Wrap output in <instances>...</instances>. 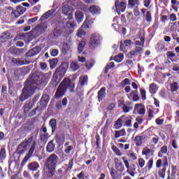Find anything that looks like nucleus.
I'll use <instances>...</instances> for the list:
<instances>
[{
	"label": "nucleus",
	"mask_w": 179,
	"mask_h": 179,
	"mask_svg": "<svg viewBox=\"0 0 179 179\" xmlns=\"http://www.w3.org/2000/svg\"><path fill=\"white\" fill-rule=\"evenodd\" d=\"M130 80L128 78H125L124 80H122L120 83L122 87H125L127 85H129Z\"/></svg>",
	"instance_id": "nucleus-55"
},
{
	"label": "nucleus",
	"mask_w": 179,
	"mask_h": 179,
	"mask_svg": "<svg viewBox=\"0 0 179 179\" xmlns=\"http://www.w3.org/2000/svg\"><path fill=\"white\" fill-rule=\"evenodd\" d=\"M80 83L81 86H85V85H87V76L80 77Z\"/></svg>",
	"instance_id": "nucleus-41"
},
{
	"label": "nucleus",
	"mask_w": 179,
	"mask_h": 179,
	"mask_svg": "<svg viewBox=\"0 0 179 179\" xmlns=\"http://www.w3.org/2000/svg\"><path fill=\"white\" fill-rule=\"evenodd\" d=\"M37 20H38V17H34V18L29 19L27 23L28 24H31L32 23H36Z\"/></svg>",
	"instance_id": "nucleus-56"
},
{
	"label": "nucleus",
	"mask_w": 179,
	"mask_h": 179,
	"mask_svg": "<svg viewBox=\"0 0 179 179\" xmlns=\"http://www.w3.org/2000/svg\"><path fill=\"white\" fill-rule=\"evenodd\" d=\"M62 12L66 16H67V19L69 20L66 24V27L69 29H73L75 27V23L73 22L72 19L73 17V8L68 4H65L62 7Z\"/></svg>",
	"instance_id": "nucleus-3"
},
{
	"label": "nucleus",
	"mask_w": 179,
	"mask_h": 179,
	"mask_svg": "<svg viewBox=\"0 0 179 179\" xmlns=\"http://www.w3.org/2000/svg\"><path fill=\"white\" fill-rule=\"evenodd\" d=\"M31 144V146L29 150L28 153L26 155V156L24 157L22 164H25L29 161V159L33 156V153H34V150L36 149V141H33V137H30L27 141V145Z\"/></svg>",
	"instance_id": "nucleus-4"
},
{
	"label": "nucleus",
	"mask_w": 179,
	"mask_h": 179,
	"mask_svg": "<svg viewBox=\"0 0 179 179\" xmlns=\"http://www.w3.org/2000/svg\"><path fill=\"white\" fill-rule=\"evenodd\" d=\"M89 10L92 15H97V13H100V7L97 6H91Z\"/></svg>",
	"instance_id": "nucleus-25"
},
{
	"label": "nucleus",
	"mask_w": 179,
	"mask_h": 179,
	"mask_svg": "<svg viewBox=\"0 0 179 179\" xmlns=\"http://www.w3.org/2000/svg\"><path fill=\"white\" fill-rule=\"evenodd\" d=\"M138 162V167H140V169H143V167H145V164L146 163L145 159H143V158H139Z\"/></svg>",
	"instance_id": "nucleus-48"
},
{
	"label": "nucleus",
	"mask_w": 179,
	"mask_h": 179,
	"mask_svg": "<svg viewBox=\"0 0 179 179\" xmlns=\"http://www.w3.org/2000/svg\"><path fill=\"white\" fill-rule=\"evenodd\" d=\"M5 157H6V150L5 148H1L0 150V159L1 160L5 159Z\"/></svg>",
	"instance_id": "nucleus-44"
},
{
	"label": "nucleus",
	"mask_w": 179,
	"mask_h": 179,
	"mask_svg": "<svg viewBox=\"0 0 179 179\" xmlns=\"http://www.w3.org/2000/svg\"><path fill=\"white\" fill-rule=\"evenodd\" d=\"M47 152H49L51 153V152H54V142L52 141H50L46 147Z\"/></svg>",
	"instance_id": "nucleus-33"
},
{
	"label": "nucleus",
	"mask_w": 179,
	"mask_h": 179,
	"mask_svg": "<svg viewBox=\"0 0 179 179\" xmlns=\"http://www.w3.org/2000/svg\"><path fill=\"white\" fill-rule=\"evenodd\" d=\"M162 164L163 166V162L162 161V159H157L156 162L157 169H160V167H162Z\"/></svg>",
	"instance_id": "nucleus-60"
},
{
	"label": "nucleus",
	"mask_w": 179,
	"mask_h": 179,
	"mask_svg": "<svg viewBox=\"0 0 179 179\" xmlns=\"http://www.w3.org/2000/svg\"><path fill=\"white\" fill-rule=\"evenodd\" d=\"M11 16L13 17H19V16H20V14L19 13V11L17 10H13L11 12Z\"/></svg>",
	"instance_id": "nucleus-58"
},
{
	"label": "nucleus",
	"mask_w": 179,
	"mask_h": 179,
	"mask_svg": "<svg viewBox=\"0 0 179 179\" xmlns=\"http://www.w3.org/2000/svg\"><path fill=\"white\" fill-rule=\"evenodd\" d=\"M55 12V10H50L46 12V13H45L46 19H48V17H50L52 15H54Z\"/></svg>",
	"instance_id": "nucleus-61"
},
{
	"label": "nucleus",
	"mask_w": 179,
	"mask_h": 179,
	"mask_svg": "<svg viewBox=\"0 0 179 179\" xmlns=\"http://www.w3.org/2000/svg\"><path fill=\"white\" fill-rule=\"evenodd\" d=\"M158 90L157 85L155 83L150 85L149 91L151 94H155Z\"/></svg>",
	"instance_id": "nucleus-29"
},
{
	"label": "nucleus",
	"mask_w": 179,
	"mask_h": 179,
	"mask_svg": "<svg viewBox=\"0 0 179 179\" xmlns=\"http://www.w3.org/2000/svg\"><path fill=\"white\" fill-rule=\"evenodd\" d=\"M131 43H132L131 40H126L124 41V43H120L121 51H124V49L125 48V47H128L131 45Z\"/></svg>",
	"instance_id": "nucleus-31"
},
{
	"label": "nucleus",
	"mask_w": 179,
	"mask_h": 179,
	"mask_svg": "<svg viewBox=\"0 0 179 179\" xmlns=\"http://www.w3.org/2000/svg\"><path fill=\"white\" fill-rule=\"evenodd\" d=\"M13 64H15V65H17V66H20L21 65H27L30 64V61L27 59H23L20 58H13L12 59Z\"/></svg>",
	"instance_id": "nucleus-15"
},
{
	"label": "nucleus",
	"mask_w": 179,
	"mask_h": 179,
	"mask_svg": "<svg viewBox=\"0 0 179 179\" xmlns=\"http://www.w3.org/2000/svg\"><path fill=\"white\" fill-rule=\"evenodd\" d=\"M62 34V30L60 28H55L53 31L54 37H59Z\"/></svg>",
	"instance_id": "nucleus-36"
},
{
	"label": "nucleus",
	"mask_w": 179,
	"mask_h": 179,
	"mask_svg": "<svg viewBox=\"0 0 179 179\" xmlns=\"http://www.w3.org/2000/svg\"><path fill=\"white\" fill-rule=\"evenodd\" d=\"M133 113L134 114H138V115H145V114H146V108L143 103H136L134 106Z\"/></svg>",
	"instance_id": "nucleus-7"
},
{
	"label": "nucleus",
	"mask_w": 179,
	"mask_h": 179,
	"mask_svg": "<svg viewBox=\"0 0 179 179\" xmlns=\"http://www.w3.org/2000/svg\"><path fill=\"white\" fill-rule=\"evenodd\" d=\"M128 156L130 157V159H131V160H136L137 159L136 154L132 151H129Z\"/></svg>",
	"instance_id": "nucleus-54"
},
{
	"label": "nucleus",
	"mask_w": 179,
	"mask_h": 179,
	"mask_svg": "<svg viewBox=\"0 0 179 179\" xmlns=\"http://www.w3.org/2000/svg\"><path fill=\"white\" fill-rule=\"evenodd\" d=\"M41 51L40 48H34L32 50H29L28 52L26 53V57H34L36 54H38Z\"/></svg>",
	"instance_id": "nucleus-22"
},
{
	"label": "nucleus",
	"mask_w": 179,
	"mask_h": 179,
	"mask_svg": "<svg viewBox=\"0 0 179 179\" xmlns=\"http://www.w3.org/2000/svg\"><path fill=\"white\" fill-rule=\"evenodd\" d=\"M73 146L72 145H69L67 146V148L64 150L65 153H66V155H69V153H71V150H73Z\"/></svg>",
	"instance_id": "nucleus-59"
},
{
	"label": "nucleus",
	"mask_w": 179,
	"mask_h": 179,
	"mask_svg": "<svg viewBox=\"0 0 179 179\" xmlns=\"http://www.w3.org/2000/svg\"><path fill=\"white\" fill-rule=\"evenodd\" d=\"M93 65H94V62H93V60H88L85 62V66L87 69H90V68H92Z\"/></svg>",
	"instance_id": "nucleus-52"
},
{
	"label": "nucleus",
	"mask_w": 179,
	"mask_h": 179,
	"mask_svg": "<svg viewBox=\"0 0 179 179\" xmlns=\"http://www.w3.org/2000/svg\"><path fill=\"white\" fill-rule=\"evenodd\" d=\"M49 125L52 128V132H55V128H57V121L55 120H51L49 122Z\"/></svg>",
	"instance_id": "nucleus-38"
},
{
	"label": "nucleus",
	"mask_w": 179,
	"mask_h": 179,
	"mask_svg": "<svg viewBox=\"0 0 179 179\" xmlns=\"http://www.w3.org/2000/svg\"><path fill=\"white\" fill-rule=\"evenodd\" d=\"M114 59L116 62H121L124 59V54L120 53L115 56Z\"/></svg>",
	"instance_id": "nucleus-42"
},
{
	"label": "nucleus",
	"mask_w": 179,
	"mask_h": 179,
	"mask_svg": "<svg viewBox=\"0 0 179 179\" xmlns=\"http://www.w3.org/2000/svg\"><path fill=\"white\" fill-rule=\"evenodd\" d=\"M169 167V161L167 160V158L165 157L163 161V167L162 169H159L158 171V176L161 178L164 179L166 177V170Z\"/></svg>",
	"instance_id": "nucleus-9"
},
{
	"label": "nucleus",
	"mask_w": 179,
	"mask_h": 179,
	"mask_svg": "<svg viewBox=\"0 0 179 179\" xmlns=\"http://www.w3.org/2000/svg\"><path fill=\"white\" fill-rule=\"evenodd\" d=\"M17 150H18V153H20V155H22L24 153L26 150H27V148L24 145H20L17 148Z\"/></svg>",
	"instance_id": "nucleus-39"
},
{
	"label": "nucleus",
	"mask_w": 179,
	"mask_h": 179,
	"mask_svg": "<svg viewBox=\"0 0 179 179\" xmlns=\"http://www.w3.org/2000/svg\"><path fill=\"white\" fill-rule=\"evenodd\" d=\"M122 116L117 119L114 124L115 129H120L122 127Z\"/></svg>",
	"instance_id": "nucleus-28"
},
{
	"label": "nucleus",
	"mask_w": 179,
	"mask_h": 179,
	"mask_svg": "<svg viewBox=\"0 0 179 179\" xmlns=\"http://www.w3.org/2000/svg\"><path fill=\"white\" fill-rule=\"evenodd\" d=\"M75 17H76V20H77V22L78 23H81V22H83V19H84V15H83V13H82V11H76L75 13Z\"/></svg>",
	"instance_id": "nucleus-23"
},
{
	"label": "nucleus",
	"mask_w": 179,
	"mask_h": 179,
	"mask_svg": "<svg viewBox=\"0 0 179 179\" xmlns=\"http://www.w3.org/2000/svg\"><path fill=\"white\" fill-rule=\"evenodd\" d=\"M90 47H97L100 44V35L95 34H93L90 41Z\"/></svg>",
	"instance_id": "nucleus-13"
},
{
	"label": "nucleus",
	"mask_w": 179,
	"mask_h": 179,
	"mask_svg": "<svg viewBox=\"0 0 179 179\" xmlns=\"http://www.w3.org/2000/svg\"><path fill=\"white\" fill-rule=\"evenodd\" d=\"M121 117H122L123 124H124L126 127L131 128V127H132V116L122 115Z\"/></svg>",
	"instance_id": "nucleus-16"
},
{
	"label": "nucleus",
	"mask_w": 179,
	"mask_h": 179,
	"mask_svg": "<svg viewBox=\"0 0 179 179\" xmlns=\"http://www.w3.org/2000/svg\"><path fill=\"white\" fill-rule=\"evenodd\" d=\"M153 152L152 149L145 147L142 150V155L143 156H152Z\"/></svg>",
	"instance_id": "nucleus-26"
},
{
	"label": "nucleus",
	"mask_w": 179,
	"mask_h": 179,
	"mask_svg": "<svg viewBox=\"0 0 179 179\" xmlns=\"http://www.w3.org/2000/svg\"><path fill=\"white\" fill-rule=\"evenodd\" d=\"M111 149L114 152V153H115V155H117V156H122V152H121V151L117 146L113 145L111 147Z\"/></svg>",
	"instance_id": "nucleus-37"
},
{
	"label": "nucleus",
	"mask_w": 179,
	"mask_h": 179,
	"mask_svg": "<svg viewBox=\"0 0 179 179\" xmlns=\"http://www.w3.org/2000/svg\"><path fill=\"white\" fill-rule=\"evenodd\" d=\"M12 38H13V36L10 34L9 31H4L0 36V43L5 44V43H8V41L12 40Z\"/></svg>",
	"instance_id": "nucleus-11"
},
{
	"label": "nucleus",
	"mask_w": 179,
	"mask_h": 179,
	"mask_svg": "<svg viewBox=\"0 0 179 179\" xmlns=\"http://www.w3.org/2000/svg\"><path fill=\"white\" fill-rule=\"evenodd\" d=\"M85 45H86V41H85V40H82L78 44V54H80L82 51H83V50L85 49Z\"/></svg>",
	"instance_id": "nucleus-30"
},
{
	"label": "nucleus",
	"mask_w": 179,
	"mask_h": 179,
	"mask_svg": "<svg viewBox=\"0 0 179 179\" xmlns=\"http://www.w3.org/2000/svg\"><path fill=\"white\" fill-rule=\"evenodd\" d=\"M114 162L115 169L117 171H119V173H122V171L125 170V166H124V164L122 163V161H121L120 159L115 158Z\"/></svg>",
	"instance_id": "nucleus-10"
},
{
	"label": "nucleus",
	"mask_w": 179,
	"mask_h": 179,
	"mask_svg": "<svg viewBox=\"0 0 179 179\" xmlns=\"http://www.w3.org/2000/svg\"><path fill=\"white\" fill-rule=\"evenodd\" d=\"M22 35H23V39L24 40V41H26V43H30V41H31V40H33L34 37H36L34 35V32H33L32 30L29 32L23 34Z\"/></svg>",
	"instance_id": "nucleus-17"
},
{
	"label": "nucleus",
	"mask_w": 179,
	"mask_h": 179,
	"mask_svg": "<svg viewBox=\"0 0 179 179\" xmlns=\"http://www.w3.org/2000/svg\"><path fill=\"white\" fill-rule=\"evenodd\" d=\"M57 64H58V59H52V60H50V65L51 69H54V68L57 66Z\"/></svg>",
	"instance_id": "nucleus-43"
},
{
	"label": "nucleus",
	"mask_w": 179,
	"mask_h": 179,
	"mask_svg": "<svg viewBox=\"0 0 179 179\" xmlns=\"http://www.w3.org/2000/svg\"><path fill=\"white\" fill-rule=\"evenodd\" d=\"M146 139V135L143 134L141 136H136L134 138L136 146H142L143 141Z\"/></svg>",
	"instance_id": "nucleus-19"
},
{
	"label": "nucleus",
	"mask_w": 179,
	"mask_h": 179,
	"mask_svg": "<svg viewBox=\"0 0 179 179\" xmlns=\"http://www.w3.org/2000/svg\"><path fill=\"white\" fill-rule=\"evenodd\" d=\"M178 90V83H173L172 84H171V92H177Z\"/></svg>",
	"instance_id": "nucleus-51"
},
{
	"label": "nucleus",
	"mask_w": 179,
	"mask_h": 179,
	"mask_svg": "<svg viewBox=\"0 0 179 179\" xmlns=\"http://www.w3.org/2000/svg\"><path fill=\"white\" fill-rule=\"evenodd\" d=\"M135 45H140L141 47H143L145 45V38H141L140 41H136L134 42Z\"/></svg>",
	"instance_id": "nucleus-45"
},
{
	"label": "nucleus",
	"mask_w": 179,
	"mask_h": 179,
	"mask_svg": "<svg viewBox=\"0 0 179 179\" xmlns=\"http://www.w3.org/2000/svg\"><path fill=\"white\" fill-rule=\"evenodd\" d=\"M66 89H69L71 93L75 92V90H73V89H75V83L71 81L69 78H64L58 87L55 93L56 99L62 97V96L65 94Z\"/></svg>",
	"instance_id": "nucleus-2"
},
{
	"label": "nucleus",
	"mask_w": 179,
	"mask_h": 179,
	"mask_svg": "<svg viewBox=\"0 0 179 179\" xmlns=\"http://www.w3.org/2000/svg\"><path fill=\"white\" fill-rule=\"evenodd\" d=\"M129 100H133V101H139V94L138 90L131 91L129 94H127Z\"/></svg>",
	"instance_id": "nucleus-18"
},
{
	"label": "nucleus",
	"mask_w": 179,
	"mask_h": 179,
	"mask_svg": "<svg viewBox=\"0 0 179 179\" xmlns=\"http://www.w3.org/2000/svg\"><path fill=\"white\" fill-rule=\"evenodd\" d=\"M114 66H115V65L114 64V62H111L110 63L106 65V67L105 69V73H107V72H108L109 69H111V68H114Z\"/></svg>",
	"instance_id": "nucleus-50"
},
{
	"label": "nucleus",
	"mask_w": 179,
	"mask_h": 179,
	"mask_svg": "<svg viewBox=\"0 0 179 179\" xmlns=\"http://www.w3.org/2000/svg\"><path fill=\"white\" fill-rule=\"evenodd\" d=\"M97 94L98 100L99 102L102 101L103 99H106V96H107V94L106 93V87H101L100 90L98 92Z\"/></svg>",
	"instance_id": "nucleus-21"
},
{
	"label": "nucleus",
	"mask_w": 179,
	"mask_h": 179,
	"mask_svg": "<svg viewBox=\"0 0 179 179\" xmlns=\"http://www.w3.org/2000/svg\"><path fill=\"white\" fill-rule=\"evenodd\" d=\"M152 143H154L155 145H157L159 142V136L154 134V137L152 138Z\"/></svg>",
	"instance_id": "nucleus-62"
},
{
	"label": "nucleus",
	"mask_w": 179,
	"mask_h": 179,
	"mask_svg": "<svg viewBox=\"0 0 179 179\" xmlns=\"http://www.w3.org/2000/svg\"><path fill=\"white\" fill-rule=\"evenodd\" d=\"M115 6L116 12H117L119 15L121 14V12H125V9H127V3L124 1H120L119 0L115 1Z\"/></svg>",
	"instance_id": "nucleus-8"
},
{
	"label": "nucleus",
	"mask_w": 179,
	"mask_h": 179,
	"mask_svg": "<svg viewBox=\"0 0 179 179\" xmlns=\"http://www.w3.org/2000/svg\"><path fill=\"white\" fill-rule=\"evenodd\" d=\"M152 167H153V159H149V161L147 163V165L145 166V169L150 170Z\"/></svg>",
	"instance_id": "nucleus-53"
},
{
	"label": "nucleus",
	"mask_w": 179,
	"mask_h": 179,
	"mask_svg": "<svg viewBox=\"0 0 179 179\" xmlns=\"http://www.w3.org/2000/svg\"><path fill=\"white\" fill-rule=\"evenodd\" d=\"M17 10L18 11V13H20V15H23V13L26 12L27 9L25 7H23L22 6H18L17 7Z\"/></svg>",
	"instance_id": "nucleus-46"
},
{
	"label": "nucleus",
	"mask_w": 179,
	"mask_h": 179,
	"mask_svg": "<svg viewBox=\"0 0 179 179\" xmlns=\"http://www.w3.org/2000/svg\"><path fill=\"white\" fill-rule=\"evenodd\" d=\"M65 73H66V69L64 66H60L56 69L53 75V80L56 85L59 83L62 77L65 76Z\"/></svg>",
	"instance_id": "nucleus-5"
},
{
	"label": "nucleus",
	"mask_w": 179,
	"mask_h": 179,
	"mask_svg": "<svg viewBox=\"0 0 179 179\" xmlns=\"http://www.w3.org/2000/svg\"><path fill=\"white\" fill-rule=\"evenodd\" d=\"M45 76L41 72L35 73L30 76L25 82V87L22 90V93L20 97L21 101L27 100L29 97L34 94V90L37 85L44 83Z\"/></svg>",
	"instance_id": "nucleus-1"
},
{
	"label": "nucleus",
	"mask_w": 179,
	"mask_h": 179,
	"mask_svg": "<svg viewBox=\"0 0 179 179\" xmlns=\"http://www.w3.org/2000/svg\"><path fill=\"white\" fill-rule=\"evenodd\" d=\"M108 127H110V120H106V124L104 127L102 128L103 131L104 132H107V130L108 129Z\"/></svg>",
	"instance_id": "nucleus-57"
},
{
	"label": "nucleus",
	"mask_w": 179,
	"mask_h": 179,
	"mask_svg": "<svg viewBox=\"0 0 179 179\" xmlns=\"http://www.w3.org/2000/svg\"><path fill=\"white\" fill-rule=\"evenodd\" d=\"M55 174V168L53 166H48L46 165L45 176L46 177H54Z\"/></svg>",
	"instance_id": "nucleus-20"
},
{
	"label": "nucleus",
	"mask_w": 179,
	"mask_h": 179,
	"mask_svg": "<svg viewBox=\"0 0 179 179\" xmlns=\"http://www.w3.org/2000/svg\"><path fill=\"white\" fill-rule=\"evenodd\" d=\"M29 170H31L32 171H36L38 169V163L37 162H33L31 163L29 165Z\"/></svg>",
	"instance_id": "nucleus-35"
},
{
	"label": "nucleus",
	"mask_w": 179,
	"mask_h": 179,
	"mask_svg": "<svg viewBox=\"0 0 179 179\" xmlns=\"http://www.w3.org/2000/svg\"><path fill=\"white\" fill-rule=\"evenodd\" d=\"M57 162H58V157H57L55 154H52L48 157L46 166L55 168Z\"/></svg>",
	"instance_id": "nucleus-12"
},
{
	"label": "nucleus",
	"mask_w": 179,
	"mask_h": 179,
	"mask_svg": "<svg viewBox=\"0 0 179 179\" xmlns=\"http://www.w3.org/2000/svg\"><path fill=\"white\" fill-rule=\"evenodd\" d=\"M135 5H139V0H129V8H134Z\"/></svg>",
	"instance_id": "nucleus-40"
},
{
	"label": "nucleus",
	"mask_w": 179,
	"mask_h": 179,
	"mask_svg": "<svg viewBox=\"0 0 179 179\" xmlns=\"http://www.w3.org/2000/svg\"><path fill=\"white\" fill-rule=\"evenodd\" d=\"M45 31V23L42 22L38 24L35 28L32 29V33H34V36L38 37V36H41Z\"/></svg>",
	"instance_id": "nucleus-6"
},
{
	"label": "nucleus",
	"mask_w": 179,
	"mask_h": 179,
	"mask_svg": "<svg viewBox=\"0 0 179 179\" xmlns=\"http://www.w3.org/2000/svg\"><path fill=\"white\" fill-rule=\"evenodd\" d=\"M110 174L113 179H117V171L114 168L110 169Z\"/></svg>",
	"instance_id": "nucleus-47"
},
{
	"label": "nucleus",
	"mask_w": 179,
	"mask_h": 179,
	"mask_svg": "<svg viewBox=\"0 0 179 179\" xmlns=\"http://www.w3.org/2000/svg\"><path fill=\"white\" fill-rule=\"evenodd\" d=\"M125 135H127V131H125V129H122L121 130L115 131V138L125 136Z\"/></svg>",
	"instance_id": "nucleus-27"
},
{
	"label": "nucleus",
	"mask_w": 179,
	"mask_h": 179,
	"mask_svg": "<svg viewBox=\"0 0 179 179\" xmlns=\"http://www.w3.org/2000/svg\"><path fill=\"white\" fill-rule=\"evenodd\" d=\"M80 68V64H79V62H72L70 65V69L73 71V72H75L78 71Z\"/></svg>",
	"instance_id": "nucleus-24"
},
{
	"label": "nucleus",
	"mask_w": 179,
	"mask_h": 179,
	"mask_svg": "<svg viewBox=\"0 0 179 179\" xmlns=\"http://www.w3.org/2000/svg\"><path fill=\"white\" fill-rule=\"evenodd\" d=\"M135 171H136V169L135 168V165H134V168L132 166H130L127 168V173L131 176V177H135Z\"/></svg>",
	"instance_id": "nucleus-32"
},
{
	"label": "nucleus",
	"mask_w": 179,
	"mask_h": 179,
	"mask_svg": "<svg viewBox=\"0 0 179 179\" xmlns=\"http://www.w3.org/2000/svg\"><path fill=\"white\" fill-rule=\"evenodd\" d=\"M122 110L124 113H129V110H131V108L127 105H123Z\"/></svg>",
	"instance_id": "nucleus-64"
},
{
	"label": "nucleus",
	"mask_w": 179,
	"mask_h": 179,
	"mask_svg": "<svg viewBox=\"0 0 179 179\" xmlns=\"http://www.w3.org/2000/svg\"><path fill=\"white\" fill-rule=\"evenodd\" d=\"M70 49H71V46L68 43H64L63 44L62 52L64 55H65L68 52V51H69Z\"/></svg>",
	"instance_id": "nucleus-34"
},
{
	"label": "nucleus",
	"mask_w": 179,
	"mask_h": 179,
	"mask_svg": "<svg viewBox=\"0 0 179 179\" xmlns=\"http://www.w3.org/2000/svg\"><path fill=\"white\" fill-rule=\"evenodd\" d=\"M9 51L11 52V54H17V51H19V49L15 47H11L9 48Z\"/></svg>",
	"instance_id": "nucleus-63"
},
{
	"label": "nucleus",
	"mask_w": 179,
	"mask_h": 179,
	"mask_svg": "<svg viewBox=\"0 0 179 179\" xmlns=\"http://www.w3.org/2000/svg\"><path fill=\"white\" fill-rule=\"evenodd\" d=\"M83 29H89V24L87 23V20H86L83 22L82 27L79 28L77 31L76 36L79 38L83 37V36L86 34V32H85Z\"/></svg>",
	"instance_id": "nucleus-14"
},
{
	"label": "nucleus",
	"mask_w": 179,
	"mask_h": 179,
	"mask_svg": "<svg viewBox=\"0 0 179 179\" xmlns=\"http://www.w3.org/2000/svg\"><path fill=\"white\" fill-rule=\"evenodd\" d=\"M145 20L148 23H150V22H152V13L150 11H148L146 13Z\"/></svg>",
	"instance_id": "nucleus-49"
}]
</instances>
